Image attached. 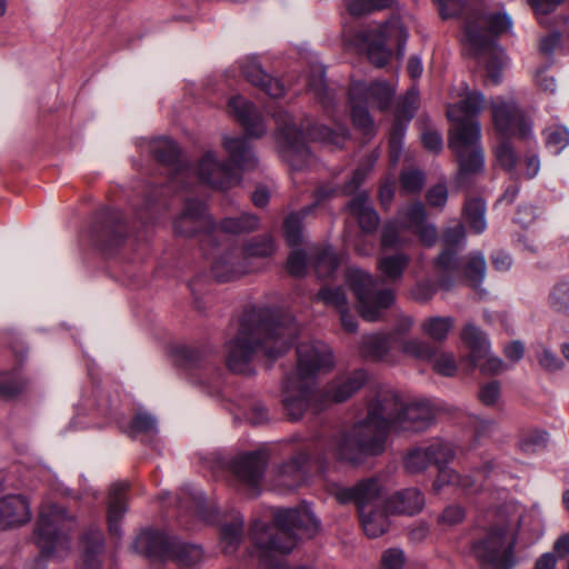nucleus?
I'll use <instances>...</instances> for the list:
<instances>
[{
  "instance_id": "f257e3e1",
  "label": "nucleus",
  "mask_w": 569,
  "mask_h": 569,
  "mask_svg": "<svg viewBox=\"0 0 569 569\" xmlns=\"http://www.w3.org/2000/svg\"><path fill=\"white\" fill-rule=\"evenodd\" d=\"M435 417L429 401L405 403L396 391L380 389L370 401L367 416L348 431L335 436L328 448L340 461L360 463L366 457L385 451L390 431L421 432Z\"/></svg>"
},
{
  "instance_id": "f03ea898",
  "label": "nucleus",
  "mask_w": 569,
  "mask_h": 569,
  "mask_svg": "<svg viewBox=\"0 0 569 569\" xmlns=\"http://www.w3.org/2000/svg\"><path fill=\"white\" fill-rule=\"evenodd\" d=\"M296 335L297 326L290 317L279 318L269 309L251 308L243 313L236 336L226 343L227 366L236 373L250 375L259 350L267 358L277 359L289 349Z\"/></svg>"
},
{
  "instance_id": "7ed1b4c3",
  "label": "nucleus",
  "mask_w": 569,
  "mask_h": 569,
  "mask_svg": "<svg viewBox=\"0 0 569 569\" xmlns=\"http://www.w3.org/2000/svg\"><path fill=\"white\" fill-rule=\"evenodd\" d=\"M443 19L466 14L465 41L476 57L486 61L488 78L495 83L501 80V71L507 66V57L495 37L509 31L511 18L506 12L480 13L470 10L466 0H435Z\"/></svg>"
},
{
  "instance_id": "20e7f679",
  "label": "nucleus",
  "mask_w": 569,
  "mask_h": 569,
  "mask_svg": "<svg viewBox=\"0 0 569 569\" xmlns=\"http://www.w3.org/2000/svg\"><path fill=\"white\" fill-rule=\"evenodd\" d=\"M458 97L459 101L447 110L448 118L453 122L449 147L459 160L461 174L477 173L485 166L478 116L486 106V99L480 91L470 90L467 84L461 87Z\"/></svg>"
},
{
  "instance_id": "39448f33",
  "label": "nucleus",
  "mask_w": 569,
  "mask_h": 569,
  "mask_svg": "<svg viewBox=\"0 0 569 569\" xmlns=\"http://www.w3.org/2000/svg\"><path fill=\"white\" fill-rule=\"evenodd\" d=\"M297 353V370L286 378L282 391V403L291 420L301 419L316 399V377L335 366L330 347L321 341L300 343Z\"/></svg>"
},
{
  "instance_id": "423d86ee",
  "label": "nucleus",
  "mask_w": 569,
  "mask_h": 569,
  "mask_svg": "<svg viewBox=\"0 0 569 569\" xmlns=\"http://www.w3.org/2000/svg\"><path fill=\"white\" fill-rule=\"evenodd\" d=\"M222 147L228 153V160H220L213 151H208L197 166L200 181L220 190L237 186L241 180V171L257 164V158L246 138L223 136Z\"/></svg>"
},
{
  "instance_id": "0eeeda50",
  "label": "nucleus",
  "mask_w": 569,
  "mask_h": 569,
  "mask_svg": "<svg viewBox=\"0 0 569 569\" xmlns=\"http://www.w3.org/2000/svg\"><path fill=\"white\" fill-rule=\"evenodd\" d=\"M277 533L271 535L270 527L254 521L251 538L262 551L290 552L300 538H312L319 530L316 516L307 508L281 509L274 513Z\"/></svg>"
},
{
  "instance_id": "6e6552de",
  "label": "nucleus",
  "mask_w": 569,
  "mask_h": 569,
  "mask_svg": "<svg viewBox=\"0 0 569 569\" xmlns=\"http://www.w3.org/2000/svg\"><path fill=\"white\" fill-rule=\"evenodd\" d=\"M395 97V89L386 81H373L366 83L355 81L349 89V102L351 107V119L353 124L365 134L375 131L372 118L368 107L372 106L380 110H387Z\"/></svg>"
},
{
  "instance_id": "1a4fd4ad",
  "label": "nucleus",
  "mask_w": 569,
  "mask_h": 569,
  "mask_svg": "<svg viewBox=\"0 0 569 569\" xmlns=\"http://www.w3.org/2000/svg\"><path fill=\"white\" fill-rule=\"evenodd\" d=\"M69 518L66 510L56 505L42 507L34 531V539L41 555L46 557H61L69 549L67 530Z\"/></svg>"
},
{
  "instance_id": "9d476101",
  "label": "nucleus",
  "mask_w": 569,
  "mask_h": 569,
  "mask_svg": "<svg viewBox=\"0 0 569 569\" xmlns=\"http://www.w3.org/2000/svg\"><path fill=\"white\" fill-rule=\"evenodd\" d=\"M357 39L370 62L377 67H383L391 57V50L387 47V41L395 39L398 56L403 57L408 31L398 18H393L383 26L360 31Z\"/></svg>"
},
{
  "instance_id": "9b49d317",
  "label": "nucleus",
  "mask_w": 569,
  "mask_h": 569,
  "mask_svg": "<svg viewBox=\"0 0 569 569\" xmlns=\"http://www.w3.org/2000/svg\"><path fill=\"white\" fill-rule=\"evenodd\" d=\"M347 283L358 300V311L366 321H377L395 301L391 289L375 290L377 280L360 269H349Z\"/></svg>"
},
{
  "instance_id": "f8f14e48",
  "label": "nucleus",
  "mask_w": 569,
  "mask_h": 569,
  "mask_svg": "<svg viewBox=\"0 0 569 569\" xmlns=\"http://www.w3.org/2000/svg\"><path fill=\"white\" fill-rule=\"evenodd\" d=\"M516 538L505 527L491 528L472 546V555L489 569H513Z\"/></svg>"
},
{
  "instance_id": "ddd939ff",
  "label": "nucleus",
  "mask_w": 569,
  "mask_h": 569,
  "mask_svg": "<svg viewBox=\"0 0 569 569\" xmlns=\"http://www.w3.org/2000/svg\"><path fill=\"white\" fill-rule=\"evenodd\" d=\"M273 118L278 126L281 157L293 170H301L311 157L302 132L292 123L291 116L284 110H277Z\"/></svg>"
},
{
  "instance_id": "4468645a",
  "label": "nucleus",
  "mask_w": 569,
  "mask_h": 569,
  "mask_svg": "<svg viewBox=\"0 0 569 569\" xmlns=\"http://www.w3.org/2000/svg\"><path fill=\"white\" fill-rule=\"evenodd\" d=\"M461 339L469 348L468 361L485 376H496L507 370V365L490 353L486 335L473 323H467L461 331Z\"/></svg>"
},
{
  "instance_id": "2eb2a0df",
  "label": "nucleus",
  "mask_w": 569,
  "mask_h": 569,
  "mask_svg": "<svg viewBox=\"0 0 569 569\" xmlns=\"http://www.w3.org/2000/svg\"><path fill=\"white\" fill-rule=\"evenodd\" d=\"M495 129L503 137L521 139L531 136V122L522 114L515 101L497 97L491 101Z\"/></svg>"
},
{
  "instance_id": "dca6fc26",
  "label": "nucleus",
  "mask_w": 569,
  "mask_h": 569,
  "mask_svg": "<svg viewBox=\"0 0 569 569\" xmlns=\"http://www.w3.org/2000/svg\"><path fill=\"white\" fill-rule=\"evenodd\" d=\"M456 452L451 442L435 439L426 447H416L407 452L403 466L409 473L423 472L431 463H448L455 459Z\"/></svg>"
},
{
  "instance_id": "f3484780",
  "label": "nucleus",
  "mask_w": 569,
  "mask_h": 569,
  "mask_svg": "<svg viewBox=\"0 0 569 569\" xmlns=\"http://www.w3.org/2000/svg\"><path fill=\"white\" fill-rule=\"evenodd\" d=\"M381 486L376 478H368L358 481L351 487L332 485L330 493L340 503H355L359 513L372 509L379 499Z\"/></svg>"
},
{
  "instance_id": "a211bd4d",
  "label": "nucleus",
  "mask_w": 569,
  "mask_h": 569,
  "mask_svg": "<svg viewBox=\"0 0 569 569\" xmlns=\"http://www.w3.org/2000/svg\"><path fill=\"white\" fill-rule=\"evenodd\" d=\"M173 229L178 234L191 237L198 232H211L217 226L202 202L188 199L183 211L173 222Z\"/></svg>"
},
{
  "instance_id": "6ab92c4d",
  "label": "nucleus",
  "mask_w": 569,
  "mask_h": 569,
  "mask_svg": "<svg viewBox=\"0 0 569 569\" xmlns=\"http://www.w3.org/2000/svg\"><path fill=\"white\" fill-rule=\"evenodd\" d=\"M266 466V452L259 450L234 458L231 462V470L241 483L256 490L261 482Z\"/></svg>"
},
{
  "instance_id": "aec40b11",
  "label": "nucleus",
  "mask_w": 569,
  "mask_h": 569,
  "mask_svg": "<svg viewBox=\"0 0 569 569\" xmlns=\"http://www.w3.org/2000/svg\"><path fill=\"white\" fill-rule=\"evenodd\" d=\"M241 74L251 84L260 88L271 98H279L284 93V87L278 79L268 76L261 68L256 56H247L239 60Z\"/></svg>"
},
{
  "instance_id": "412c9836",
  "label": "nucleus",
  "mask_w": 569,
  "mask_h": 569,
  "mask_svg": "<svg viewBox=\"0 0 569 569\" xmlns=\"http://www.w3.org/2000/svg\"><path fill=\"white\" fill-rule=\"evenodd\" d=\"M228 110L241 123L248 136L261 138L267 132L263 118L254 104L243 97H231L228 101Z\"/></svg>"
},
{
  "instance_id": "4be33fe9",
  "label": "nucleus",
  "mask_w": 569,
  "mask_h": 569,
  "mask_svg": "<svg viewBox=\"0 0 569 569\" xmlns=\"http://www.w3.org/2000/svg\"><path fill=\"white\" fill-rule=\"evenodd\" d=\"M437 468L438 476L432 483V490L436 493H439L445 487H455L463 491H475L478 489L480 479L491 469V463H486L482 470H476V475L472 477L460 475L455 469L447 467V463L437 465Z\"/></svg>"
},
{
  "instance_id": "5701e85b",
  "label": "nucleus",
  "mask_w": 569,
  "mask_h": 569,
  "mask_svg": "<svg viewBox=\"0 0 569 569\" xmlns=\"http://www.w3.org/2000/svg\"><path fill=\"white\" fill-rule=\"evenodd\" d=\"M252 267L242 259L239 248L221 252L212 262L211 273L221 282L232 281L250 272Z\"/></svg>"
},
{
  "instance_id": "b1692460",
  "label": "nucleus",
  "mask_w": 569,
  "mask_h": 569,
  "mask_svg": "<svg viewBox=\"0 0 569 569\" xmlns=\"http://www.w3.org/2000/svg\"><path fill=\"white\" fill-rule=\"evenodd\" d=\"M151 150L161 163L173 167L170 182L184 188V179L190 174V169L179 162L178 146L168 138H159L152 142Z\"/></svg>"
},
{
  "instance_id": "393cba45",
  "label": "nucleus",
  "mask_w": 569,
  "mask_h": 569,
  "mask_svg": "<svg viewBox=\"0 0 569 569\" xmlns=\"http://www.w3.org/2000/svg\"><path fill=\"white\" fill-rule=\"evenodd\" d=\"M426 505L423 493L418 488H406L396 491L385 503L387 512L393 515L415 516L419 513Z\"/></svg>"
},
{
  "instance_id": "a878e982",
  "label": "nucleus",
  "mask_w": 569,
  "mask_h": 569,
  "mask_svg": "<svg viewBox=\"0 0 569 569\" xmlns=\"http://www.w3.org/2000/svg\"><path fill=\"white\" fill-rule=\"evenodd\" d=\"M433 268L438 277L439 286L449 290L457 280L462 278V263L458 251L445 248L433 260Z\"/></svg>"
},
{
  "instance_id": "bb28decb",
  "label": "nucleus",
  "mask_w": 569,
  "mask_h": 569,
  "mask_svg": "<svg viewBox=\"0 0 569 569\" xmlns=\"http://www.w3.org/2000/svg\"><path fill=\"white\" fill-rule=\"evenodd\" d=\"M30 507L20 495H9L0 500V526L11 528L29 521Z\"/></svg>"
},
{
  "instance_id": "cd10ccee",
  "label": "nucleus",
  "mask_w": 569,
  "mask_h": 569,
  "mask_svg": "<svg viewBox=\"0 0 569 569\" xmlns=\"http://www.w3.org/2000/svg\"><path fill=\"white\" fill-rule=\"evenodd\" d=\"M399 343L400 341L396 338L395 333H373L362 337L360 349L365 357L393 362L392 350Z\"/></svg>"
},
{
  "instance_id": "c85d7f7f",
  "label": "nucleus",
  "mask_w": 569,
  "mask_h": 569,
  "mask_svg": "<svg viewBox=\"0 0 569 569\" xmlns=\"http://www.w3.org/2000/svg\"><path fill=\"white\" fill-rule=\"evenodd\" d=\"M368 375L359 369L336 379L325 393L327 400L342 402L357 392L367 381Z\"/></svg>"
},
{
  "instance_id": "c756f323",
  "label": "nucleus",
  "mask_w": 569,
  "mask_h": 569,
  "mask_svg": "<svg viewBox=\"0 0 569 569\" xmlns=\"http://www.w3.org/2000/svg\"><path fill=\"white\" fill-rule=\"evenodd\" d=\"M127 482H116L111 486L108 501V527L113 536H120V520L127 511Z\"/></svg>"
},
{
  "instance_id": "7c9ffc66",
  "label": "nucleus",
  "mask_w": 569,
  "mask_h": 569,
  "mask_svg": "<svg viewBox=\"0 0 569 569\" xmlns=\"http://www.w3.org/2000/svg\"><path fill=\"white\" fill-rule=\"evenodd\" d=\"M308 461L309 456L306 452H299L281 465L278 470L279 485L288 489H293L301 485L307 478L306 466Z\"/></svg>"
},
{
  "instance_id": "2f4dec72",
  "label": "nucleus",
  "mask_w": 569,
  "mask_h": 569,
  "mask_svg": "<svg viewBox=\"0 0 569 569\" xmlns=\"http://www.w3.org/2000/svg\"><path fill=\"white\" fill-rule=\"evenodd\" d=\"M353 217L358 220L360 229L366 233L375 232L379 226L380 219L376 210L369 202L368 194L360 192L348 204Z\"/></svg>"
},
{
  "instance_id": "473e14b6",
  "label": "nucleus",
  "mask_w": 569,
  "mask_h": 569,
  "mask_svg": "<svg viewBox=\"0 0 569 569\" xmlns=\"http://www.w3.org/2000/svg\"><path fill=\"white\" fill-rule=\"evenodd\" d=\"M410 260V256L402 251L385 253L379 258L377 267L386 281L397 282L403 277Z\"/></svg>"
},
{
  "instance_id": "72a5a7b5",
  "label": "nucleus",
  "mask_w": 569,
  "mask_h": 569,
  "mask_svg": "<svg viewBox=\"0 0 569 569\" xmlns=\"http://www.w3.org/2000/svg\"><path fill=\"white\" fill-rule=\"evenodd\" d=\"M83 563L87 569H99L103 552V536L98 528H89L81 540Z\"/></svg>"
},
{
  "instance_id": "f704fd0d",
  "label": "nucleus",
  "mask_w": 569,
  "mask_h": 569,
  "mask_svg": "<svg viewBox=\"0 0 569 569\" xmlns=\"http://www.w3.org/2000/svg\"><path fill=\"white\" fill-rule=\"evenodd\" d=\"M309 259L316 274L320 279L330 278L340 264L339 257L330 247H313L309 250Z\"/></svg>"
},
{
  "instance_id": "c9c22d12",
  "label": "nucleus",
  "mask_w": 569,
  "mask_h": 569,
  "mask_svg": "<svg viewBox=\"0 0 569 569\" xmlns=\"http://www.w3.org/2000/svg\"><path fill=\"white\" fill-rule=\"evenodd\" d=\"M308 88L323 109L327 110L333 106L336 93L326 84L323 66L316 64L311 68V74L308 79Z\"/></svg>"
},
{
  "instance_id": "e433bc0d",
  "label": "nucleus",
  "mask_w": 569,
  "mask_h": 569,
  "mask_svg": "<svg viewBox=\"0 0 569 569\" xmlns=\"http://www.w3.org/2000/svg\"><path fill=\"white\" fill-rule=\"evenodd\" d=\"M276 251V244L271 236H260L246 241L239 252L250 266L253 258H268Z\"/></svg>"
},
{
  "instance_id": "4c0bfd02",
  "label": "nucleus",
  "mask_w": 569,
  "mask_h": 569,
  "mask_svg": "<svg viewBox=\"0 0 569 569\" xmlns=\"http://www.w3.org/2000/svg\"><path fill=\"white\" fill-rule=\"evenodd\" d=\"M30 385V380L22 375L20 368L11 371L0 372V396L3 398H12L26 391Z\"/></svg>"
},
{
  "instance_id": "58836bf2",
  "label": "nucleus",
  "mask_w": 569,
  "mask_h": 569,
  "mask_svg": "<svg viewBox=\"0 0 569 569\" xmlns=\"http://www.w3.org/2000/svg\"><path fill=\"white\" fill-rule=\"evenodd\" d=\"M455 325L452 317L432 316L421 322V331L432 341L443 342Z\"/></svg>"
},
{
  "instance_id": "ea45409f",
  "label": "nucleus",
  "mask_w": 569,
  "mask_h": 569,
  "mask_svg": "<svg viewBox=\"0 0 569 569\" xmlns=\"http://www.w3.org/2000/svg\"><path fill=\"white\" fill-rule=\"evenodd\" d=\"M399 346L403 355L420 361L430 362L436 356V347L418 337L406 339Z\"/></svg>"
},
{
  "instance_id": "a19ab883",
  "label": "nucleus",
  "mask_w": 569,
  "mask_h": 569,
  "mask_svg": "<svg viewBox=\"0 0 569 569\" xmlns=\"http://www.w3.org/2000/svg\"><path fill=\"white\" fill-rule=\"evenodd\" d=\"M487 271V262L485 256L480 251H472L462 264V277H465L473 286L480 284Z\"/></svg>"
},
{
  "instance_id": "79ce46f5",
  "label": "nucleus",
  "mask_w": 569,
  "mask_h": 569,
  "mask_svg": "<svg viewBox=\"0 0 569 569\" xmlns=\"http://www.w3.org/2000/svg\"><path fill=\"white\" fill-rule=\"evenodd\" d=\"M134 549L146 555L157 553L167 547V538L156 530H143L134 540Z\"/></svg>"
},
{
  "instance_id": "37998d69",
  "label": "nucleus",
  "mask_w": 569,
  "mask_h": 569,
  "mask_svg": "<svg viewBox=\"0 0 569 569\" xmlns=\"http://www.w3.org/2000/svg\"><path fill=\"white\" fill-rule=\"evenodd\" d=\"M485 213L486 206L481 199H471L466 202L463 207V214L472 232L479 234L486 230L487 221Z\"/></svg>"
},
{
  "instance_id": "c03bdc74",
  "label": "nucleus",
  "mask_w": 569,
  "mask_h": 569,
  "mask_svg": "<svg viewBox=\"0 0 569 569\" xmlns=\"http://www.w3.org/2000/svg\"><path fill=\"white\" fill-rule=\"evenodd\" d=\"M309 137L312 140L321 141L322 143L340 148L349 138V132L346 127H339L337 130H331L325 126H313L309 130Z\"/></svg>"
},
{
  "instance_id": "a18cd8bd",
  "label": "nucleus",
  "mask_w": 569,
  "mask_h": 569,
  "mask_svg": "<svg viewBox=\"0 0 569 569\" xmlns=\"http://www.w3.org/2000/svg\"><path fill=\"white\" fill-rule=\"evenodd\" d=\"M407 229L397 220H391L386 223L381 233V248L387 249H401L410 244V240L403 237Z\"/></svg>"
},
{
  "instance_id": "49530a36",
  "label": "nucleus",
  "mask_w": 569,
  "mask_h": 569,
  "mask_svg": "<svg viewBox=\"0 0 569 569\" xmlns=\"http://www.w3.org/2000/svg\"><path fill=\"white\" fill-rule=\"evenodd\" d=\"M360 519L366 535L370 538L381 536L389 526L387 515L381 510L369 509L362 511Z\"/></svg>"
},
{
  "instance_id": "de8ad7c7",
  "label": "nucleus",
  "mask_w": 569,
  "mask_h": 569,
  "mask_svg": "<svg viewBox=\"0 0 569 569\" xmlns=\"http://www.w3.org/2000/svg\"><path fill=\"white\" fill-rule=\"evenodd\" d=\"M259 219L251 213H242L239 217H228L223 219L219 229L228 233L250 232L258 228Z\"/></svg>"
},
{
  "instance_id": "09e8293b",
  "label": "nucleus",
  "mask_w": 569,
  "mask_h": 569,
  "mask_svg": "<svg viewBox=\"0 0 569 569\" xmlns=\"http://www.w3.org/2000/svg\"><path fill=\"white\" fill-rule=\"evenodd\" d=\"M312 207L303 209L299 213L289 214L283 222V232L287 243L291 247L297 246L302 239V218L311 211Z\"/></svg>"
},
{
  "instance_id": "8fccbe9b",
  "label": "nucleus",
  "mask_w": 569,
  "mask_h": 569,
  "mask_svg": "<svg viewBox=\"0 0 569 569\" xmlns=\"http://www.w3.org/2000/svg\"><path fill=\"white\" fill-rule=\"evenodd\" d=\"M407 230L418 229L426 220V210L421 202H416L407 208H403L398 218L396 219Z\"/></svg>"
},
{
  "instance_id": "3c124183",
  "label": "nucleus",
  "mask_w": 569,
  "mask_h": 569,
  "mask_svg": "<svg viewBox=\"0 0 569 569\" xmlns=\"http://www.w3.org/2000/svg\"><path fill=\"white\" fill-rule=\"evenodd\" d=\"M350 14L363 16L392 6L393 0H345Z\"/></svg>"
},
{
  "instance_id": "603ef678",
  "label": "nucleus",
  "mask_w": 569,
  "mask_h": 569,
  "mask_svg": "<svg viewBox=\"0 0 569 569\" xmlns=\"http://www.w3.org/2000/svg\"><path fill=\"white\" fill-rule=\"evenodd\" d=\"M243 520L234 519L230 523H226L221 528V540L224 545L226 552H230L237 548L242 539Z\"/></svg>"
},
{
  "instance_id": "864d4df0",
  "label": "nucleus",
  "mask_w": 569,
  "mask_h": 569,
  "mask_svg": "<svg viewBox=\"0 0 569 569\" xmlns=\"http://www.w3.org/2000/svg\"><path fill=\"white\" fill-rule=\"evenodd\" d=\"M546 146L555 154H559L569 146V130L566 127L557 126L545 131Z\"/></svg>"
},
{
  "instance_id": "5fc2aeb1",
  "label": "nucleus",
  "mask_w": 569,
  "mask_h": 569,
  "mask_svg": "<svg viewBox=\"0 0 569 569\" xmlns=\"http://www.w3.org/2000/svg\"><path fill=\"white\" fill-rule=\"evenodd\" d=\"M548 433L542 430H530L523 432L519 440V448L526 453H533L546 447Z\"/></svg>"
},
{
  "instance_id": "6e6d98bb",
  "label": "nucleus",
  "mask_w": 569,
  "mask_h": 569,
  "mask_svg": "<svg viewBox=\"0 0 569 569\" xmlns=\"http://www.w3.org/2000/svg\"><path fill=\"white\" fill-rule=\"evenodd\" d=\"M551 309L558 313L569 315V284L558 283L553 287L549 297Z\"/></svg>"
},
{
  "instance_id": "4d7b16f0",
  "label": "nucleus",
  "mask_w": 569,
  "mask_h": 569,
  "mask_svg": "<svg viewBox=\"0 0 569 569\" xmlns=\"http://www.w3.org/2000/svg\"><path fill=\"white\" fill-rule=\"evenodd\" d=\"M317 298L325 305L333 307L338 312L348 307L346 292L342 288H322Z\"/></svg>"
},
{
  "instance_id": "13d9d810",
  "label": "nucleus",
  "mask_w": 569,
  "mask_h": 569,
  "mask_svg": "<svg viewBox=\"0 0 569 569\" xmlns=\"http://www.w3.org/2000/svg\"><path fill=\"white\" fill-rule=\"evenodd\" d=\"M436 373L443 377H453L457 373L458 365L453 353L440 352L430 361Z\"/></svg>"
},
{
  "instance_id": "bf43d9fd",
  "label": "nucleus",
  "mask_w": 569,
  "mask_h": 569,
  "mask_svg": "<svg viewBox=\"0 0 569 569\" xmlns=\"http://www.w3.org/2000/svg\"><path fill=\"white\" fill-rule=\"evenodd\" d=\"M395 124L392 127L389 147H390V160L392 163H397L400 158L402 138L406 132V123L403 118L395 116Z\"/></svg>"
},
{
  "instance_id": "052dcab7",
  "label": "nucleus",
  "mask_w": 569,
  "mask_h": 569,
  "mask_svg": "<svg viewBox=\"0 0 569 569\" xmlns=\"http://www.w3.org/2000/svg\"><path fill=\"white\" fill-rule=\"evenodd\" d=\"M442 242L446 248L459 250L466 244V230L465 226L456 222L453 226L447 227L442 232Z\"/></svg>"
},
{
  "instance_id": "680f3d73",
  "label": "nucleus",
  "mask_w": 569,
  "mask_h": 569,
  "mask_svg": "<svg viewBox=\"0 0 569 569\" xmlns=\"http://www.w3.org/2000/svg\"><path fill=\"white\" fill-rule=\"evenodd\" d=\"M202 549L196 545H181L176 552L177 561L182 567L192 568L202 560Z\"/></svg>"
},
{
  "instance_id": "e2e57ef3",
  "label": "nucleus",
  "mask_w": 569,
  "mask_h": 569,
  "mask_svg": "<svg viewBox=\"0 0 569 569\" xmlns=\"http://www.w3.org/2000/svg\"><path fill=\"white\" fill-rule=\"evenodd\" d=\"M501 398V386L497 380L486 382L479 387L478 399L486 407H495Z\"/></svg>"
},
{
  "instance_id": "0e129e2a",
  "label": "nucleus",
  "mask_w": 569,
  "mask_h": 569,
  "mask_svg": "<svg viewBox=\"0 0 569 569\" xmlns=\"http://www.w3.org/2000/svg\"><path fill=\"white\" fill-rule=\"evenodd\" d=\"M507 139L508 138H503V140L497 146L495 153L498 163L507 171H512L517 164V156Z\"/></svg>"
},
{
  "instance_id": "69168bd1",
  "label": "nucleus",
  "mask_w": 569,
  "mask_h": 569,
  "mask_svg": "<svg viewBox=\"0 0 569 569\" xmlns=\"http://www.w3.org/2000/svg\"><path fill=\"white\" fill-rule=\"evenodd\" d=\"M418 93L413 89L409 90L402 98L396 110V117L403 118L405 122H409L417 110Z\"/></svg>"
},
{
  "instance_id": "338daca9",
  "label": "nucleus",
  "mask_w": 569,
  "mask_h": 569,
  "mask_svg": "<svg viewBox=\"0 0 569 569\" xmlns=\"http://www.w3.org/2000/svg\"><path fill=\"white\" fill-rule=\"evenodd\" d=\"M309 254L300 250H293L287 261V270L293 277H302L307 272Z\"/></svg>"
},
{
  "instance_id": "774afa93",
  "label": "nucleus",
  "mask_w": 569,
  "mask_h": 569,
  "mask_svg": "<svg viewBox=\"0 0 569 569\" xmlns=\"http://www.w3.org/2000/svg\"><path fill=\"white\" fill-rule=\"evenodd\" d=\"M466 511L461 506L450 505L446 507L438 516V523L446 527H452L463 521Z\"/></svg>"
}]
</instances>
